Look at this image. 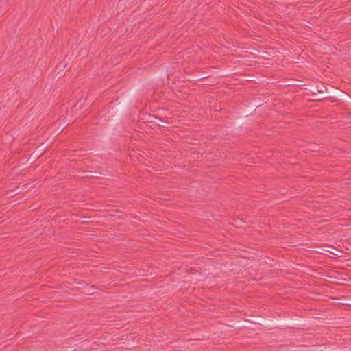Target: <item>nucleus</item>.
I'll list each match as a JSON object with an SVG mask.
<instances>
[{"instance_id": "obj_3", "label": "nucleus", "mask_w": 351, "mask_h": 351, "mask_svg": "<svg viewBox=\"0 0 351 351\" xmlns=\"http://www.w3.org/2000/svg\"><path fill=\"white\" fill-rule=\"evenodd\" d=\"M318 93H322H322H323V90H318Z\"/></svg>"}, {"instance_id": "obj_1", "label": "nucleus", "mask_w": 351, "mask_h": 351, "mask_svg": "<svg viewBox=\"0 0 351 351\" xmlns=\"http://www.w3.org/2000/svg\"><path fill=\"white\" fill-rule=\"evenodd\" d=\"M346 246L343 245L346 251L341 250V252L343 253H348V251L350 250V247L351 246V243H346ZM329 247L331 248V250H327L328 252H330V254H332L333 255L340 256L339 252H341V250H339V248L335 247L330 246Z\"/></svg>"}, {"instance_id": "obj_2", "label": "nucleus", "mask_w": 351, "mask_h": 351, "mask_svg": "<svg viewBox=\"0 0 351 351\" xmlns=\"http://www.w3.org/2000/svg\"><path fill=\"white\" fill-rule=\"evenodd\" d=\"M253 323L254 324H263V323H265V322L261 319H255L254 321H252Z\"/></svg>"}]
</instances>
